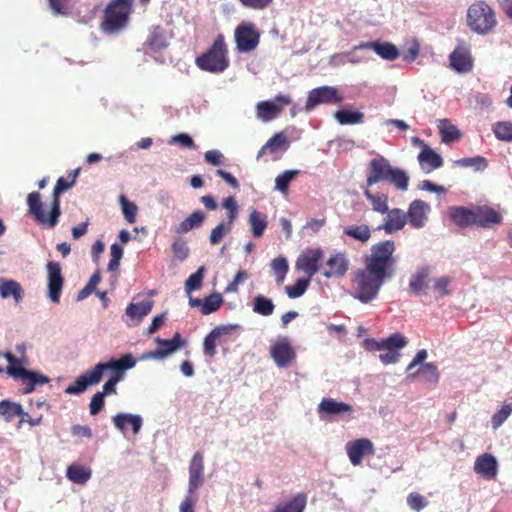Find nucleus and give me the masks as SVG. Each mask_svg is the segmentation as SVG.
Segmentation results:
<instances>
[{
    "mask_svg": "<svg viewBox=\"0 0 512 512\" xmlns=\"http://www.w3.org/2000/svg\"><path fill=\"white\" fill-rule=\"evenodd\" d=\"M467 24L478 34L489 33L497 24L493 9L485 1H477L467 11Z\"/></svg>",
    "mask_w": 512,
    "mask_h": 512,
    "instance_id": "obj_6",
    "label": "nucleus"
},
{
    "mask_svg": "<svg viewBox=\"0 0 512 512\" xmlns=\"http://www.w3.org/2000/svg\"><path fill=\"white\" fill-rule=\"evenodd\" d=\"M249 224L252 235L254 237L260 238L263 236L268 226L267 216L254 209L249 214Z\"/></svg>",
    "mask_w": 512,
    "mask_h": 512,
    "instance_id": "obj_37",
    "label": "nucleus"
},
{
    "mask_svg": "<svg viewBox=\"0 0 512 512\" xmlns=\"http://www.w3.org/2000/svg\"><path fill=\"white\" fill-rule=\"evenodd\" d=\"M450 68L459 74H468L474 68L471 45L464 40H457V45L450 53Z\"/></svg>",
    "mask_w": 512,
    "mask_h": 512,
    "instance_id": "obj_7",
    "label": "nucleus"
},
{
    "mask_svg": "<svg viewBox=\"0 0 512 512\" xmlns=\"http://www.w3.org/2000/svg\"><path fill=\"white\" fill-rule=\"evenodd\" d=\"M290 103V97L277 95L273 101L258 102L256 105V115L263 122L271 121L276 118Z\"/></svg>",
    "mask_w": 512,
    "mask_h": 512,
    "instance_id": "obj_12",
    "label": "nucleus"
},
{
    "mask_svg": "<svg viewBox=\"0 0 512 512\" xmlns=\"http://www.w3.org/2000/svg\"><path fill=\"white\" fill-rule=\"evenodd\" d=\"M274 0H240L239 2L246 8L262 11L269 8Z\"/></svg>",
    "mask_w": 512,
    "mask_h": 512,
    "instance_id": "obj_60",
    "label": "nucleus"
},
{
    "mask_svg": "<svg viewBox=\"0 0 512 512\" xmlns=\"http://www.w3.org/2000/svg\"><path fill=\"white\" fill-rule=\"evenodd\" d=\"M120 363L115 362L111 365H95L92 369L77 377V379L65 389V393L73 395L84 392L89 385L98 384L103 376L106 367H120Z\"/></svg>",
    "mask_w": 512,
    "mask_h": 512,
    "instance_id": "obj_11",
    "label": "nucleus"
},
{
    "mask_svg": "<svg viewBox=\"0 0 512 512\" xmlns=\"http://www.w3.org/2000/svg\"><path fill=\"white\" fill-rule=\"evenodd\" d=\"M67 478L77 484H84L91 478V471L80 465L72 464L67 468Z\"/></svg>",
    "mask_w": 512,
    "mask_h": 512,
    "instance_id": "obj_41",
    "label": "nucleus"
},
{
    "mask_svg": "<svg viewBox=\"0 0 512 512\" xmlns=\"http://www.w3.org/2000/svg\"><path fill=\"white\" fill-rule=\"evenodd\" d=\"M454 167L472 168L474 171H481L487 167V161L482 156L465 157L453 162Z\"/></svg>",
    "mask_w": 512,
    "mask_h": 512,
    "instance_id": "obj_44",
    "label": "nucleus"
},
{
    "mask_svg": "<svg viewBox=\"0 0 512 512\" xmlns=\"http://www.w3.org/2000/svg\"><path fill=\"white\" fill-rule=\"evenodd\" d=\"M0 416H28L19 403L3 400L0 402Z\"/></svg>",
    "mask_w": 512,
    "mask_h": 512,
    "instance_id": "obj_50",
    "label": "nucleus"
},
{
    "mask_svg": "<svg viewBox=\"0 0 512 512\" xmlns=\"http://www.w3.org/2000/svg\"><path fill=\"white\" fill-rule=\"evenodd\" d=\"M218 340L219 338L212 331L204 338L203 348L205 355L209 357H214L216 355Z\"/></svg>",
    "mask_w": 512,
    "mask_h": 512,
    "instance_id": "obj_58",
    "label": "nucleus"
},
{
    "mask_svg": "<svg viewBox=\"0 0 512 512\" xmlns=\"http://www.w3.org/2000/svg\"><path fill=\"white\" fill-rule=\"evenodd\" d=\"M450 219L460 227L473 226L475 223V207H452L450 208Z\"/></svg>",
    "mask_w": 512,
    "mask_h": 512,
    "instance_id": "obj_27",
    "label": "nucleus"
},
{
    "mask_svg": "<svg viewBox=\"0 0 512 512\" xmlns=\"http://www.w3.org/2000/svg\"><path fill=\"white\" fill-rule=\"evenodd\" d=\"M204 220L205 214L202 211H194L178 225L176 232L179 234L187 233L193 228L200 227Z\"/></svg>",
    "mask_w": 512,
    "mask_h": 512,
    "instance_id": "obj_39",
    "label": "nucleus"
},
{
    "mask_svg": "<svg viewBox=\"0 0 512 512\" xmlns=\"http://www.w3.org/2000/svg\"><path fill=\"white\" fill-rule=\"evenodd\" d=\"M271 269L274 273L276 283L282 285L289 270L287 259L283 256L273 259L271 261Z\"/></svg>",
    "mask_w": 512,
    "mask_h": 512,
    "instance_id": "obj_43",
    "label": "nucleus"
},
{
    "mask_svg": "<svg viewBox=\"0 0 512 512\" xmlns=\"http://www.w3.org/2000/svg\"><path fill=\"white\" fill-rule=\"evenodd\" d=\"M343 100V95L336 87L321 86L309 91L305 108L311 110L320 104L336 105L342 103Z\"/></svg>",
    "mask_w": 512,
    "mask_h": 512,
    "instance_id": "obj_10",
    "label": "nucleus"
},
{
    "mask_svg": "<svg viewBox=\"0 0 512 512\" xmlns=\"http://www.w3.org/2000/svg\"><path fill=\"white\" fill-rule=\"evenodd\" d=\"M493 132L497 139L502 141H512V122L500 121L493 125Z\"/></svg>",
    "mask_w": 512,
    "mask_h": 512,
    "instance_id": "obj_51",
    "label": "nucleus"
},
{
    "mask_svg": "<svg viewBox=\"0 0 512 512\" xmlns=\"http://www.w3.org/2000/svg\"><path fill=\"white\" fill-rule=\"evenodd\" d=\"M0 295L4 299L13 297L16 303H20L24 297V290L15 280L0 279Z\"/></svg>",
    "mask_w": 512,
    "mask_h": 512,
    "instance_id": "obj_30",
    "label": "nucleus"
},
{
    "mask_svg": "<svg viewBox=\"0 0 512 512\" xmlns=\"http://www.w3.org/2000/svg\"><path fill=\"white\" fill-rule=\"evenodd\" d=\"M395 251V242L384 240L373 244L369 253L363 255V267L357 269L352 279L355 299L369 303L377 297L383 284L395 274Z\"/></svg>",
    "mask_w": 512,
    "mask_h": 512,
    "instance_id": "obj_1",
    "label": "nucleus"
},
{
    "mask_svg": "<svg viewBox=\"0 0 512 512\" xmlns=\"http://www.w3.org/2000/svg\"><path fill=\"white\" fill-rule=\"evenodd\" d=\"M365 198L372 205V209L380 214H386L388 212V195L385 193H372L370 187L365 186L363 189Z\"/></svg>",
    "mask_w": 512,
    "mask_h": 512,
    "instance_id": "obj_33",
    "label": "nucleus"
},
{
    "mask_svg": "<svg viewBox=\"0 0 512 512\" xmlns=\"http://www.w3.org/2000/svg\"><path fill=\"white\" fill-rule=\"evenodd\" d=\"M271 357L278 367H288L296 357V353L287 338L278 340L270 350Z\"/></svg>",
    "mask_w": 512,
    "mask_h": 512,
    "instance_id": "obj_18",
    "label": "nucleus"
},
{
    "mask_svg": "<svg viewBox=\"0 0 512 512\" xmlns=\"http://www.w3.org/2000/svg\"><path fill=\"white\" fill-rule=\"evenodd\" d=\"M222 206L228 210L227 220L230 223H234V221L237 217V211H238V206H237V203H236V200L234 199V197L229 196V197L225 198L222 202Z\"/></svg>",
    "mask_w": 512,
    "mask_h": 512,
    "instance_id": "obj_61",
    "label": "nucleus"
},
{
    "mask_svg": "<svg viewBox=\"0 0 512 512\" xmlns=\"http://www.w3.org/2000/svg\"><path fill=\"white\" fill-rule=\"evenodd\" d=\"M386 214L387 216L385 218L383 228L387 233L401 230L405 226L407 222V216L401 209H388Z\"/></svg>",
    "mask_w": 512,
    "mask_h": 512,
    "instance_id": "obj_28",
    "label": "nucleus"
},
{
    "mask_svg": "<svg viewBox=\"0 0 512 512\" xmlns=\"http://www.w3.org/2000/svg\"><path fill=\"white\" fill-rule=\"evenodd\" d=\"M247 278V272L244 270H240L235 275L233 281L228 284V286L225 288V292H237L238 285L243 282Z\"/></svg>",
    "mask_w": 512,
    "mask_h": 512,
    "instance_id": "obj_63",
    "label": "nucleus"
},
{
    "mask_svg": "<svg viewBox=\"0 0 512 512\" xmlns=\"http://www.w3.org/2000/svg\"><path fill=\"white\" fill-rule=\"evenodd\" d=\"M172 252L178 260H185L189 255V248L185 241L177 239L172 244Z\"/></svg>",
    "mask_w": 512,
    "mask_h": 512,
    "instance_id": "obj_59",
    "label": "nucleus"
},
{
    "mask_svg": "<svg viewBox=\"0 0 512 512\" xmlns=\"http://www.w3.org/2000/svg\"><path fill=\"white\" fill-rule=\"evenodd\" d=\"M232 225L233 223L227 220V222H222L213 228L209 237L210 243L212 245L219 244L223 237L231 231Z\"/></svg>",
    "mask_w": 512,
    "mask_h": 512,
    "instance_id": "obj_53",
    "label": "nucleus"
},
{
    "mask_svg": "<svg viewBox=\"0 0 512 512\" xmlns=\"http://www.w3.org/2000/svg\"><path fill=\"white\" fill-rule=\"evenodd\" d=\"M429 289L436 298L445 296L448 293V279L444 276L433 279Z\"/></svg>",
    "mask_w": 512,
    "mask_h": 512,
    "instance_id": "obj_57",
    "label": "nucleus"
},
{
    "mask_svg": "<svg viewBox=\"0 0 512 512\" xmlns=\"http://www.w3.org/2000/svg\"><path fill=\"white\" fill-rule=\"evenodd\" d=\"M48 297L53 303L60 302V296L64 285L61 266L58 262H49L46 265Z\"/></svg>",
    "mask_w": 512,
    "mask_h": 512,
    "instance_id": "obj_14",
    "label": "nucleus"
},
{
    "mask_svg": "<svg viewBox=\"0 0 512 512\" xmlns=\"http://www.w3.org/2000/svg\"><path fill=\"white\" fill-rule=\"evenodd\" d=\"M411 377H418L430 383H436L439 378L437 367L431 363L422 364L420 367L409 371Z\"/></svg>",
    "mask_w": 512,
    "mask_h": 512,
    "instance_id": "obj_38",
    "label": "nucleus"
},
{
    "mask_svg": "<svg viewBox=\"0 0 512 512\" xmlns=\"http://www.w3.org/2000/svg\"><path fill=\"white\" fill-rule=\"evenodd\" d=\"M153 304L154 302L150 299L137 303L132 302L126 308V314L132 319H137L138 321H141L145 316H147L151 312Z\"/></svg>",
    "mask_w": 512,
    "mask_h": 512,
    "instance_id": "obj_35",
    "label": "nucleus"
},
{
    "mask_svg": "<svg viewBox=\"0 0 512 512\" xmlns=\"http://www.w3.org/2000/svg\"><path fill=\"white\" fill-rule=\"evenodd\" d=\"M299 174L298 170H286L275 179V187L282 193L289 189L290 182Z\"/></svg>",
    "mask_w": 512,
    "mask_h": 512,
    "instance_id": "obj_52",
    "label": "nucleus"
},
{
    "mask_svg": "<svg viewBox=\"0 0 512 512\" xmlns=\"http://www.w3.org/2000/svg\"><path fill=\"white\" fill-rule=\"evenodd\" d=\"M120 202L122 205V212L124 215V218L129 224H133L136 222V215H137V205L131 201H129L124 195L120 196Z\"/></svg>",
    "mask_w": 512,
    "mask_h": 512,
    "instance_id": "obj_54",
    "label": "nucleus"
},
{
    "mask_svg": "<svg viewBox=\"0 0 512 512\" xmlns=\"http://www.w3.org/2000/svg\"><path fill=\"white\" fill-rule=\"evenodd\" d=\"M133 0H111L104 10L101 30L114 34L126 27L132 11Z\"/></svg>",
    "mask_w": 512,
    "mask_h": 512,
    "instance_id": "obj_5",
    "label": "nucleus"
},
{
    "mask_svg": "<svg viewBox=\"0 0 512 512\" xmlns=\"http://www.w3.org/2000/svg\"><path fill=\"white\" fill-rule=\"evenodd\" d=\"M228 49L224 36L219 34L213 41L211 47L202 55L196 58V65L199 69L210 73H221L229 66Z\"/></svg>",
    "mask_w": 512,
    "mask_h": 512,
    "instance_id": "obj_4",
    "label": "nucleus"
},
{
    "mask_svg": "<svg viewBox=\"0 0 512 512\" xmlns=\"http://www.w3.org/2000/svg\"><path fill=\"white\" fill-rule=\"evenodd\" d=\"M205 268L201 266L198 270L191 274L188 279L185 281V292L190 294L195 290H199L202 287L203 279H204Z\"/></svg>",
    "mask_w": 512,
    "mask_h": 512,
    "instance_id": "obj_48",
    "label": "nucleus"
},
{
    "mask_svg": "<svg viewBox=\"0 0 512 512\" xmlns=\"http://www.w3.org/2000/svg\"><path fill=\"white\" fill-rule=\"evenodd\" d=\"M8 374L15 379H21L25 385L24 393H31L37 385H44L49 382V378L45 375L27 370L25 368H9Z\"/></svg>",
    "mask_w": 512,
    "mask_h": 512,
    "instance_id": "obj_16",
    "label": "nucleus"
},
{
    "mask_svg": "<svg viewBox=\"0 0 512 512\" xmlns=\"http://www.w3.org/2000/svg\"><path fill=\"white\" fill-rule=\"evenodd\" d=\"M224 299L220 293H212L203 299L202 314L209 315L216 312L223 304Z\"/></svg>",
    "mask_w": 512,
    "mask_h": 512,
    "instance_id": "obj_46",
    "label": "nucleus"
},
{
    "mask_svg": "<svg viewBox=\"0 0 512 512\" xmlns=\"http://www.w3.org/2000/svg\"><path fill=\"white\" fill-rule=\"evenodd\" d=\"M273 301L263 295H257L253 299V312L262 316H269L274 312Z\"/></svg>",
    "mask_w": 512,
    "mask_h": 512,
    "instance_id": "obj_42",
    "label": "nucleus"
},
{
    "mask_svg": "<svg viewBox=\"0 0 512 512\" xmlns=\"http://www.w3.org/2000/svg\"><path fill=\"white\" fill-rule=\"evenodd\" d=\"M104 393H95L91 399L90 402V414L96 415L101 412L103 406H104Z\"/></svg>",
    "mask_w": 512,
    "mask_h": 512,
    "instance_id": "obj_62",
    "label": "nucleus"
},
{
    "mask_svg": "<svg viewBox=\"0 0 512 512\" xmlns=\"http://www.w3.org/2000/svg\"><path fill=\"white\" fill-rule=\"evenodd\" d=\"M418 161L421 168L427 172L437 169L443 165L442 157L429 146H425V148L418 154Z\"/></svg>",
    "mask_w": 512,
    "mask_h": 512,
    "instance_id": "obj_25",
    "label": "nucleus"
},
{
    "mask_svg": "<svg viewBox=\"0 0 512 512\" xmlns=\"http://www.w3.org/2000/svg\"><path fill=\"white\" fill-rule=\"evenodd\" d=\"M311 278H300L295 284L285 287L286 294L289 298H298L302 296L309 287Z\"/></svg>",
    "mask_w": 512,
    "mask_h": 512,
    "instance_id": "obj_49",
    "label": "nucleus"
},
{
    "mask_svg": "<svg viewBox=\"0 0 512 512\" xmlns=\"http://www.w3.org/2000/svg\"><path fill=\"white\" fill-rule=\"evenodd\" d=\"M427 209L428 205L424 201L414 200L410 204L408 212L406 214L407 220L415 228L422 227L426 220Z\"/></svg>",
    "mask_w": 512,
    "mask_h": 512,
    "instance_id": "obj_24",
    "label": "nucleus"
},
{
    "mask_svg": "<svg viewBox=\"0 0 512 512\" xmlns=\"http://www.w3.org/2000/svg\"><path fill=\"white\" fill-rule=\"evenodd\" d=\"M204 482V458L196 452L189 464V492H195Z\"/></svg>",
    "mask_w": 512,
    "mask_h": 512,
    "instance_id": "obj_21",
    "label": "nucleus"
},
{
    "mask_svg": "<svg viewBox=\"0 0 512 512\" xmlns=\"http://www.w3.org/2000/svg\"><path fill=\"white\" fill-rule=\"evenodd\" d=\"M155 342L158 345H160L161 347L154 351H150V352L146 353L143 356V358H145V359H163V358L167 357L168 355L172 354L173 352H175L176 350H178L182 345L181 335L178 332H176L174 334L173 338L170 340L161 339V338L157 337L155 339Z\"/></svg>",
    "mask_w": 512,
    "mask_h": 512,
    "instance_id": "obj_19",
    "label": "nucleus"
},
{
    "mask_svg": "<svg viewBox=\"0 0 512 512\" xmlns=\"http://www.w3.org/2000/svg\"><path fill=\"white\" fill-rule=\"evenodd\" d=\"M115 362L120 363L119 365L122 368L116 366H109L105 368V371L113 370L115 374L103 385L102 391H98L99 393H104V396L108 394H114L116 392V384L123 379L124 372L133 368L136 364V361L131 354H125L119 359H111L108 362L98 363L97 365H111Z\"/></svg>",
    "mask_w": 512,
    "mask_h": 512,
    "instance_id": "obj_9",
    "label": "nucleus"
},
{
    "mask_svg": "<svg viewBox=\"0 0 512 512\" xmlns=\"http://www.w3.org/2000/svg\"><path fill=\"white\" fill-rule=\"evenodd\" d=\"M234 38L239 52H251L259 45L260 32L257 30L255 24L242 22L236 27Z\"/></svg>",
    "mask_w": 512,
    "mask_h": 512,
    "instance_id": "obj_8",
    "label": "nucleus"
},
{
    "mask_svg": "<svg viewBox=\"0 0 512 512\" xmlns=\"http://www.w3.org/2000/svg\"><path fill=\"white\" fill-rule=\"evenodd\" d=\"M474 471L486 480H493L498 473L497 459L490 453L479 455L474 462Z\"/></svg>",
    "mask_w": 512,
    "mask_h": 512,
    "instance_id": "obj_20",
    "label": "nucleus"
},
{
    "mask_svg": "<svg viewBox=\"0 0 512 512\" xmlns=\"http://www.w3.org/2000/svg\"><path fill=\"white\" fill-rule=\"evenodd\" d=\"M345 448L349 460L354 466L360 465L364 456H373L375 454L374 445L372 441L367 438L349 441Z\"/></svg>",
    "mask_w": 512,
    "mask_h": 512,
    "instance_id": "obj_15",
    "label": "nucleus"
},
{
    "mask_svg": "<svg viewBox=\"0 0 512 512\" xmlns=\"http://www.w3.org/2000/svg\"><path fill=\"white\" fill-rule=\"evenodd\" d=\"M323 256L324 252L322 249L308 248L298 257L296 268L305 272L309 278H312L319 271Z\"/></svg>",
    "mask_w": 512,
    "mask_h": 512,
    "instance_id": "obj_13",
    "label": "nucleus"
},
{
    "mask_svg": "<svg viewBox=\"0 0 512 512\" xmlns=\"http://www.w3.org/2000/svg\"><path fill=\"white\" fill-rule=\"evenodd\" d=\"M380 182H388L405 191L409 186V176L404 170L392 167L385 157L378 156L369 162L365 186L371 187Z\"/></svg>",
    "mask_w": 512,
    "mask_h": 512,
    "instance_id": "obj_3",
    "label": "nucleus"
},
{
    "mask_svg": "<svg viewBox=\"0 0 512 512\" xmlns=\"http://www.w3.org/2000/svg\"><path fill=\"white\" fill-rule=\"evenodd\" d=\"M344 235L349 236L361 243H366L371 238L370 227L366 224L353 225L344 228Z\"/></svg>",
    "mask_w": 512,
    "mask_h": 512,
    "instance_id": "obj_40",
    "label": "nucleus"
},
{
    "mask_svg": "<svg viewBox=\"0 0 512 512\" xmlns=\"http://www.w3.org/2000/svg\"><path fill=\"white\" fill-rule=\"evenodd\" d=\"M170 143H178L185 148L195 147L193 139L188 134L185 133L173 136L172 139L170 140Z\"/></svg>",
    "mask_w": 512,
    "mask_h": 512,
    "instance_id": "obj_64",
    "label": "nucleus"
},
{
    "mask_svg": "<svg viewBox=\"0 0 512 512\" xmlns=\"http://www.w3.org/2000/svg\"><path fill=\"white\" fill-rule=\"evenodd\" d=\"M360 47L373 49L382 59L385 60L393 61L399 57L398 48L390 42L380 43L378 41H373L364 43Z\"/></svg>",
    "mask_w": 512,
    "mask_h": 512,
    "instance_id": "obj_26",
    "label": "nucleus"
},
{
    "mask_svg": "<svg viewBox=\"0 0 512 512\" xmlns=\"http://www.w3.org/2000/svg\"><path fill=\"white\" fill-rule=\"evenodd\" d=\"M407 504L414 511H420L428 505L427 499L418 492H411L407 496Z\"/></svg>",
    "mask_w": 512,
    "mask_h": 512,
    "instance_id": "obj_56",
    "label": "nucleus"
},
{
    "mask_svg": "<svg viewBox=\"0 0 512 512\" xmlns=\"http://www.w3.org/2000/svg\"><path fill=\"white\" fill-rule=\"evenodd\" d=\"M318 412L320 414L336 415L347 412L351 413L353 409L352 406L347 403L338 402L332 398H323L319 404Z\"/></svg>",
    "mask_w": 512,
    "mask_h": 512,
    "instance_id": "obj_31",
    "label": "nucleus"
},
{
    "mask_svg": "<svg viewBox=\"0 0 512 512\" xmlns=\"http://www.w3.org/2000/svg\"><path fill=\"white\" fill-rule=\"evenodd\" d=\"M287 144V137L283 132L274 134L265 145L258 151L257 159L261 158L267 152L275 153L285 148Z\"/></svg>",
    "mask_w": 512,
    "mask_h": 512,
    "instance_id": "obj_36",
    "label": "nucleus"
},
{
    "mask_svg": "<svg viewBox=\"0 0 512 512\" xmlns=\"http://www.w3.org/2000/svg\"><path fill=\"white\" fill-rule=\"evenodd\" d=\"M74 185V179L67 181L60 177L53 189L52 208L48 216L45 215L42 207L41 197L38 192L29 193L27 196V204L29 206V213L34 216L39 224L47 225L53 228L58 224L61 215L60 199L59 196Z\"/></svg>",
    "mask_w": 512,
    "mask_h": 512,
    "instance_id": "obj_2",
    "label": "nucleus"
},
{
    "mask_svg": "<svg viewBox=\"0 0 512 512\" xmlns=\"http://www.w3.org/2000/svg\"><path fill=\"white\" fill-rule=\"evenodd\" d=\"M115 426L124 434L131 428L137 434L142 426V418H113Z\"/></svg>",
    "mask_w": 512,
    "mask_h": 512,
    "instance_id": "obj_47",
    "label": "nucleus"
},
{
    "mask_svg": "<svg viewBox=\"0 0 512 512\" xmlns=\"http://www.w3.org/2000/svg\"><path fill=\"white\" fill-rule=\"evenodd\" d=\"M335 119L341 125L362 123L364 114L358 111H349L346 109L338 110L334 114Z\"/></svg>",
    "mask_w": 512,
    "mask_h": 512,
    "instance_id": "obj_45",
    "label": "nucleus"
},
{
    "mask_svg": "<svg viewBox=\"0 0 512 512\" xmlns=\"http://www.w3.org/2000/svg\"><path fill=\"white\" fill-rule=\"evenodd\" d=\"M306 503V494L298 493L289 501L277 505L272 512H304Z\"/></svg>",
    "mask_w": 512,
    "mask_h": 512,
    "instance_id": "obj_34",
    "label": "nucleus"
},
{
    "mask_svg": "<svg viewBox=\"0 0 512 512\" xmlns=\"http://www.w3.org/2000/svg\"><path fill=\"white\" fill-rule=\"evenodd\" d=\"M403 347L404 346H394L387 344V347L382 350L383 353L379 354L378 357L380 361L385 365L396 363L400 357L399 350Z\"/></svg>",
    "mask_w": 512,
    "mask_h": 512,
    "instance_id": "obj_55",
    "label": "nucleus"
},
{
    "mask_svg": "<svg viewBox=\"0 0 512 512\" xmlns=\"http://www.w3.org/2000/svg\"><path fill=\"white\" fill-rule=\"evenodd\" d=\"M327 270L323 271L325 278L342 277L349 268V260L345 253H336L332 255L326 262Z\"/></svg>",
    "mask_w": 512,
    "mask_h": 512,
    "instance_id": "obj_22",
    "label": "nucleus"
},
{
    "mask_svg": "<svg viewBox=\"0 0 512 512\" xmlns=\"http://www.w3.org/2000/svg\"><path fill=\"white\" fill-rule=\"evenodd\" d=\"M432 271L430 267H422L418 269L410 278L409 288L415 294L425 293L429 288L430 275Z\"/></svg>",
    "mask_w": 512,
    "mask_h": 512,
    "instance_id": "obj_23",
    "label": "nucleus"
},
{
    "mask_svg": "<svg viewBox=\"0 0 512 512\" xmlns=\"http://www.w3.org/2000/svg\"><path fill=\"white\" fill-rule=\"evenodd\" d=\"M145 46L152 52H159L168 46L165 31L160 26L153 27L145 41Z\"/></svg>",
    "mask_w": 512,
    "mask_h": 512,
    "instance_id": "obj_29",
    "label": "nucleus"
},
{
    "mask_svg": "<svg viewBox=\"0 0 512 512\" xmlns=\"http://www.w3.org/2000/svg\"><path fill=\"white\" fill-rule=\"evenodd\" d=\"M503 222L501 213L488 205L475 206L474 225L491 229Z\"/></svg>",
    "mask_w": 512,
    "mask_h": 512,
    "instance_id": "obj_17",
    "label": "nucleus"
},
{
    "mask_svg": "<svg viewBox=\"0 0 512 512\" xmlns=\"http://www.w3.org/2000/svg\"><path fill=\"white\" fill-rule=\"evenodd\" d=\"M366 348L370 351H382L387 347L388 345H394V346H406L407 341L405 337L400 333H394L391 336H389L387 339H384L382 341H377L374 339H368L365 342Z\"/></svg>",
    "mask_w": 512,
    "mask_h": 512,
    "instance_id": "obj_32",
    "label": "nucleus"
}]
</instances>
